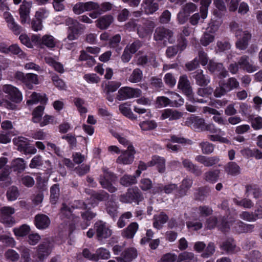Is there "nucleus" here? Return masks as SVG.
<instances>
[{
	"mask_svg": "<svg viewBox=\"0 0 262 262\" xmlns=\"http://www.w3.org/2000/svg\"><path fill=\"white\" fill-rule=\"evenodd\" d=\"M117 180V177L114 172L110 171L108 168L103 169V174L99 177V183L103 188L111 193L115 192L117 189L113 185Z\"/></svg>",
	"mask_w": 262,
	"mask_h": 262,
	"instance_id": "obj_1",
	"label": "nucleus"
},
{
	"mask_svg": "<svg viewBox=\"0 0 262 262\" xmlns=\"http://www.w3.org/2000/svg\"><path fill=\"white\" fill-rule=\"evenodd\" d=\"M141 91L139 89L133 88L129 86L121 87L118 91L116 99L119 101H122L137 98L141 96Z\"/></svg>",
	"mask_w": 262,
	"mask_h": 262,
	"instance_id": "obj_2",
	"label": "nucleus"
},
{
	"mask_svg": "<svg viewBox=\"0 0 262 262\" xmlns=\"http://www.w3.org/2000/svg\"><path fill=\"white\" fill-rule=\"evenodd\" d=\"M143 200L142 193L138 189H129L125 194L121 195L120 201L124 203H135L138 205Z\"/></svg>",
	"mask_w": 262,
	"mask_h": 262,
	"instance_id": "obj_3",
	"label": "nucleus"
},
{
	"mask_svg": "<svg viewBox=\"0 0 262 262\" xmlns=\"http://www.w3.org/2000/svg\"><path fill=\"white\" fill-rule=\"evenodd\" d=\"M96 231V238L99 242L109 238L112 235V231L106 224L101 221L96 222L94 226Z\"/></svg>",
	"mask_w": 262,
	"mask_h": 262,
	"instance_id": "obj_4",
	"label": "nucleus"
},
{
	"mask_svg": "<svg viewBox=\"0 0 262 262\" xmlns=\"http://www.w3.org/2000/svg\"><path fill=\"white\" fill-rule=\"evenodd\" d=\"M155 27L154 21L149 20H144L142 24L137 26V33L141 38L150 37Z\"/></svg>",
	"mask_w": 262,
	"mask_h": 262,
	"instance_id": "obj_5",
	"label": "nucleus"
},
{
	"mask_svg": "<svg viewBox=\"0 0 262 262\" xmlns=\"http://www.w3.org/2000/svg\"><path fill=\"white\" fill-rule=\"evenodd\" d=\"M3 91L7 94L8 98L12 102L19 103L22 101L21 93L16 87L10 84H5L3 86Z\"/></svg>",
	"mask_w": 262,
	"mask_h": 262,
	"instance_id": "obj_6",
	"label": "nucleus"
},
{
	"mask_svg": "<svg viewBox=\"0 0 262 262\" xmlns=\"http://www.w3.org/2000/svg\"><path fill=\"white\" fill-rule=\"evenodd\" d=\"M135 149L133 145H129L127 150L122 151L120 156L117 159V163L127 165L132 164L135 159Z\"/></svg>",
	"mask_w": 262,
	"mask_h": 262,
	"instance_id": "obj_7",
	"label": "nucleus"
},
{
	"mask_svg": "<svg viewBox=\"0 0 262 262\" xmlns=\"http://www.w3.org/2000/svg\"><path fill=\"white\" fill-rule=\"evenodd\" d=\"M15 78L24 83L29 89H32V84L38 83L37 75L32 73L25 74L21 72L17 71L15 74Z\"/></svg>",
	"mask_w": 262,
	"mask_h": 262,
	"instance_id": "obj_8",
	"label": "nucleus"
},
{
	"mask_svg": "<svg viewBox=\"0 0 262 262\" xmlns=\"http://www.w3.org/2000/svg\"><path fill=\"white\" fill-rule=\"evenodd\" d=\"M15 213V209L9 206H5L0 209V222L7 225L15 223L12 215Z\"/></svg>",
	"mask_w": 262,
	"mask_h": 262,
	"instance_id": "obj_9",
	"label": "nucleus"
},
{
	"mask_svg": "<svg viewBox=\"0 0 262 262\" xmlns=\"http://www.w3.org/2000/svg\"><path fill=\"white\" fill-rule=\"evenodd\" d=\"M213 92V89L210 86L199 88L197 91V94L199 96L202 97V98H199L198 97H194L193 96V98H191V100H190V101L200 103H207Z\"/></svg>",
	"mask_w": 262,
	"mask_h": 262,
	"instance_id": "obj_10",
	"label": "nucleus"
},
{
	"mask_svg": "<svg viewBox=\"0 0 262 262\" xmlns=\"http://www.w3.org/2000/svg\"><path fill=\"white\" fill-rule=\"evenodd\" d=\"M178 88L183 92L190 101L191 100V98H193L192 90L186 75H183L180 77Z\"/></svg>",
	"mask_w": 262,
	"mask_h": 262,
	"instance_id": "obj_11",
	"label": "nucleus"
},
{
	"mask_svg": "<svg viewBox=\"0 0 262 262\" xmlns=\"http://www.w3.org/2000/svg\"><path fill=\"white\" fill-rule=\"evenodd\" d=\"M85 29V26L84 25L76 22L74 25L68 28L67 38L71 41L77 39Z\"/></svg>",
	"mask_w": 262,
	"mask_h": 262,
	"instance_id": "obj_12",
	"label": "nucleus"
},
{
	"mask_svg": "<svg viewBox=\"0 0 262 262\" xmlns=\"http://www.w3.org/2000/svg\"><path fill=\"white\" fill-rule=\"evenodd\" d=\"M137 256V250L134 247H129L125 248L116 259L118 262H132Z\"/></svg>",
	"mask_w": 262,
	"mask_h": 262,
	"instance_id": "obj_13",
	"label": "nucleus"
},
{
	"mask_svg": "<svg viewBox=\"0 0 262 262\" xmlns=\"http://www.w3.org/2000/svg\"><path fill=\"white\" fill-rule=\"evenodd\" d=\"M173 32L164 27H159L156 29L154 33V39L157 41H166L171 42Z\"/></svg>",
	"mask_w": 262,
	"mask_h": 262,
	"instance_id": "obj_14",
	"label": "nucleus"
},
{
	"mask_svg": "<svg viewBox=\"0 0 262 262\" xmlns=\"http://www.w3.org/2000/svg\"><path fill=\"white\" fill-rule=\"evenodd\" d=\"M238 64L241 69L248 73H253L258 70V67L253 64L252 60L246 55L242 56L239 60Z\"/></svg>",
	"mask_w": 262,
	"mask_h": 262,
	"instance_id": "obj_15",
	"label": "nucleus"
},
{
	"mask_svg": "<svg viewBox=\"0 0 262 262\" xmlns=\"http://www.w3.org/2000/svg\"><path fill=\"white\" fill-rule=\"evenodd\" d=\"M208 69L211 73L218 74L219 78H224L228 75V72L224 68L223 64L210 60L208 64Z\"/></svg>",
	"mask_w": 262,
	"mask_h": 262,
	"instance_id": "obj_16",
	"label": "nucleus"
},
{
	"mask_svg": "<svg viewBox=\"0 0 262 262\" xmlns=\"http://www.w3.org/2000/svg\"><path fill=\"white\" fill-rule=\"evenodd\" d=\"M191 78L194 79L197 85L200 86H206L210 82V78L207 75L203 74V71L201 69L190 73Z\"/></svg>",
	"mask_w": 262,
	"mask_h": 262,
	"instance_id": "obj_17",
	"label": "nucleus"
},
{
	"mask_svg": "<svg viewBox=\"0 0 262 262\" xmlns=\"http://www.w3.org/2000/svg\"><path fill=\"white\" fill-rule=\"evenodd\" d=\"M31 6L32 3L31 2H27L26 0H24L23 4L20 5L19 9V13L20 22L22 24H25L29 19Z\"/></svg>",
	"mask_w": 262,
	"mask_h": 262,
	"instance_id": "obj_18",
	"label": "nucleus"
},
{
	"mask_svg": "<svg viewBox=\"0 0 262 262\" xmlns=\"http://www.w3.org/2000/svg\"><path fill=\"white\" fill-rule=\"evenodd\" d=\"M166 160L163 157L158 155H155L152 157L151 160L148 162L149 166H156L158 172L163 173L165 171Z\"/></svg>",
	"mask_w": 262,
	"mask_h": 262,
	"instance_id": "obj_19",
	"label": "nucleus"
},
{
	"mask_svg": "<svg viewBox=\"0 0 262 262\" xmlns=\"http://www.w3.org/2000/svg\"><path fill=\"white\" fill-rule=\"evenodd\" d=\"M114 17L111 14H106L97 19L96 22V27L100 29H107L114 21Z\"/></svg>",
	"mask_w": 262,
	"mask_h": 262,
	"instance_id": "obj_20",
	"label": "nucleus"
},
{
	"mask_svg": "<svg viewBox=\"0 0 262 262\" xmlns=\"http://www.w3.org/2000/svg\"><path fill=\"white\" fill-rule=\"evenodd\" d=\"M195 160L206 167H211L217 164L220 159L217 156L206 157L199 155L195 157Z\"/></svg>",
	"mask_w": 262,
	"mask_h": 262,
	"instance_id": "obj_21",
	"label": "nucleus"
},
{
	"mask_svg": "<svg viewBox=\"0 0 262 262\" xmlns=\"http://www.w3.org/2000/svg\"><path fill=\"white\" fill-rule=\"evenodd\" d=\"M139 229V225L137 222H132L122 230L121 235L126 239H132Z\"/></svg>",
	"mask_w": 262,
	"mask_h": 262,
	"instance_id": "obj_22",
	"label": "nucleus"
},
{
	"mask_svg": "<svg viewBox=\"0 0 262 262\" xmlns=\"http://www.w3.org/2000/svg\"><path fill=\"white\" fill-rule=\"evenodd\" d=\"M49 242L46 241L40 243L37 247V255L39 261H42L47 258L49 254Z\"/></svg>",
	"mask_w": 262,
	"mask_h": 262,
	"instance_id": "obj_23",
	"label": "nucleus"
},
{
	"mask_svg": "<svg viewBox=\"0 0 262 262\" xmlns=\"http://www.w3.org/2000/svg\"><path fill=\"white\" fill-rule=\"evenodd\" d=\"M182 116V113L173 109L167 108L163 111L161 118L163 120L169 118V120H175L179 119Z\"/></svg>",
	"mask_w": 262,
	"mask_h": 262,
	"instance_id": "obj_24",
	"label": "nucleus"
},
{
	"mask_svg": "<svg viewBox=\"0 0 262 262\" xmlns=\"http://www.w3.org/2000/svg\"><path fill=\"white\" fill-rule=\"evenodd\" d=\"M251 39V33L247 31H244L242 36L236 42V48L241 50H245L248 47L249 41Z\"/></svg>",
	"mask_w": 262,
	"mask_h": 262,
	"instance_id": "obj_25",
	"label": "nucleus"
},
{
	"mask_svg": "<svg viewBox=\"0 0 262 262\" xmlns=\"http://www.w3.org/2000/svg\"><path fill=\"white\" fill-rule=\"evenodd\" d=\"M225 0H213V4L216 8L213 11V14L216 17L221 18L223 16V12L226 10Z\"/></svg>",
	"mask_w": 262,
	"mask_h": 262,
	"instance_id": "obj_26",
	"label": "nucleus"
},
{
	"mask_svg": "<svg viewBox=\"0 0 262 262\" xmlns=\"http://www.w3.org/2000/svg\"><path fill=\"white\" fill-rule=\"evenodd\" d=\"M11 184V179L10 177V171L7 168H4L0 170V186L6 187Z\"/></svg>",
	"mask_w": 262,
	"mask_h": 262,
	"instance_id": "obj_27",
	"label": "nucleus"
},
{
	"mask_svg": "<svg viewBox=\"0 0 262 262\" xmlns=\"http://www.w3.org/2000/svg\"><path fill=\"white\" fill-rule=\"evenodd\" d=\"M248 121L251 123L254 130H258L262 129V117L253 114L247 116Z\"/></svg>",
	"mask_w": 262,
	"mask_h": 262,
	"instance_id": "obj_28",
	"label": "nucleus"
},
{
	"mask_svg": "<svg viewBox=\"0 0 262 262\" xmlns=\"http://www.w3.org/2000/svg\"><path fill=\"white\" fill-rule=\"evenodd\" d=\"M252 194L255 199L259 198L261 195V190L259 186L255 184H250L246 186V194L248 196Z\"/></svg>",
	"mask_w": 262,
	"mask_h": 262,
	"instance_id": "obj_29",
	"label": "nucleus"
},
{
	"mask_svg": "<svg viewBox=\"0 0 262 262\" xmlns=\"http://www.w3.org/2000/svg\"><path fill=\"white\" fill-rule=\"evenodd\" d=\"M225 171L229 175L236 176L241 173V168L235 162H229L225 166Z\"/></svg>",
	"mask_w": 262,
	"mask_h": 262,
	"instance_id": "obj_30",
	"label": "nucleus"
},
{
	"mask_svg": "<svg viewBox=\"0 0 262 262\" xmlns=\"http://www.w3.org/2000/svg\"><path fill=\"white\" fill-rule=\"evenodd\" d=\"M217 228L222 232H228L230 228V222L228 220V216L221 215L218 217Z\"/></svg>",
	"mask_w": 262,
	"mask_h": 262,
	"instance_id": "obj_31",
	"label": "nucleus"
},
{
	"mask_svg": "<svg viewBox=\"0 0 262 262\" xmlns=\"http://www.w3.org/2000/svg\"><path fill=\"white\" fill-rule=\"evenodd\" d=\"M49 218L43 214H39L35 216L34 223L36 227L39 229H43L48 227Z\"/></svg>",
	"mask_w": 262,
	"mask_h": 262,
	"instance_id": "obj_32",
	"label": "nucleus"
},
{
	"mask_svg": "<svg viewBox=\"0 0 262 262\" xmlns=\"http://www.w3.org/2000/svg\"><path fill=\"white\" fill-rule=\"evenodd\" d=\"M105 209L106 212L113 219L117 216L118 206L115 201L113 200H108L105 204Z\"/></svg>",
	"mask_w": 262,
	"mask_h": 262,
	"instance_id": "obj_33",
	"label": "nucleus"
},
{
	"mask_svg": "<svg viewBox=\"0 0 262 262\" xmlns=\"http://www.w3.org/2000/svg\"><path fill=\"white\" fill-rule=\"evenodd\" d=\"M235 229L238 233L252 232L254 228V225L247 224L239 221H237L234 226Z\"/></svg>",
	"mask_w": 262,
	"mask_h": 262,
	"instance_id": "obj_34",
	"label": "nucleus"
},
{
	"mask_svg": "<svg viewBox=\"0 0 262 262\" xmlns=\"http://www.w3.org/2000/svg\"><path fill=\"white\" fill-rule=\"evenodd\" d=\"M155 221L153 226L157 229H160L163 224H165L168 220V215L164 212H161L158 215L154 216Z\"/></svg>",
	"mask_w": 262,
	"mask_h": 262,
	"instance_id": "obj_35",
	"label": "nucleus"
},
{
	"mask_svg": "<svg viewBox=\"0 0 262 262\" xmlns=\"http://www.w3.org/2000/svg\"><path fill=\"white\" fill-rule=\"evenodd\" d=\"M128 103H124L119 105V110L120 113L126 117L131 119L135 120L137 119V116L135 115L132 112L131 109L128 106Z\"/></svg>",
	"mask_w": 262,
	"mask_h": 262,
	"instance_id": "obj_36",
	"label": "nucleus"
},
{
	"mask_svg": "<svg viewBox=\"0 0 262 262\" xmlns=\"http://www.w3.org/2000/svg\"><path fill=\"white\" fill-rule=\"evenodd\" d=\"M183 166L186 169L187 171L194 174L198 176L201 174V170L196 165H194L192 162L188 159H184L182 161Z\"/></svg>",
	"mask_w": 262,
	"mask_h": 262,
	"instance_id": "obj_37",
	"label": "nucleus"
},
{
	"mask_svg": "<svg viewBox=\"0 0 262 262\" xmlns=\"http://www.w3.org/2000/svg\"><path fill=\"white\" fill-rule=\"evenodd\" d=\"M220 170L215 169L207 171L204 174V179L209 183H214L217 182L219 178Z\"/></svg>",
	"mask_w": 262,
	"mask_h": 262,
	"instance_id": "obj_38",
	"label": "nucleus"
},
{
	"mask_svg": "<svg viewBox=\"0 0 262 262\" xmlns=\"http://www.w3.org/2000/svg\"><path fill=\"white\" fill-rule=\"evenodd\" d=\"M47 100L48 98L44 96L41 95L39 93L33 92L30 96V99L27 100V104L28 105H30L38 102H40L42 104H44L47 103Z\"/></svg>",
	"mask_w": 262,
	"mask_h": 262,
	"instance_id": "obj_39",
	"label": "nucleus"
},
{
	"mask_svg": "<svg viewBox=\"0 0 262 262\" xmlns=\"http://www.w3.org/2000/svg\"><path fill=\"white\" fill-rule=\"evenodd\" d=\"M137 182L136 176L125 174L120 179V183L125 187H128L136 184Z\"/></svg>",
	"mask_w": 262,
	"mask_h": 262,
	"instance_id": "obj_40",
	"label": "nucleus"
},
{
	"mask_svg": "<svg viewBox=\"0 0 262 262\" xmlns=\"http://www.w3.org/2000/svg\"><path fill=\"white\" fill-rule=\"evenodd\" d=\"M109 197V194L103 190H100L99 191H94L91 194L92 200L97 202L106 201Z\"/></svg>",
	"mask_w": 262,
	"mask_h": 262,
	"instance_id": "obj_41",
	"label": "nucleus"
},
{
	"mask_svg": "<svg viewBox=\"0 0 262 262\" xmlns=\"http://www.w3.org/2000/svg\"><path fill=\"white\" fill-rule=\"evenodd\" d=\"M233 242L232 239H228L224 241L221 245V248L227 253H233L236 247V245Z\"/></svg>",
	"mask_w": 262,
	"mask_h": 262,
	"instance_id": "obj_42",
	"label": "nucleus"
},
{
	"mask_svg": "<svg viewBox=\"0 0 262 262\" xmlns=\"http://www.w3.org/2000/svg\"><path fill=\"white\" fill-rule=\"evenodd\" d=\"M143 78V72L139 68L135 69L128 78V80L132 83L140 82Z\"/></svg>",
	"mask_w": 262,
	"mask_h": 262,
	"instance_id": "obj_43",
	"label": "nucleus"
},
{
	"mask_svg": "<svg viewBox=\"0 0 262 262\" xmlns=\"http://www.w3.org/2000/svg\"><path fill=\"white\" fill-rule=\"evenodd\" d=\"M51 75V79L54 85L60 90H66V85L62 79L60 78L59 76L55 73L50 72Z\"/></svg>",
	"mask_w": 262,
	"mask_h": 262,
	"instance_id": "obj_44",
	"label": "nucleus"
},
{
	"mask_svg": "<svg viewBox=\"0 0 262 262\" xmlns=\"http://www.w3.org/2000/svg\"><path fill=\"white\" fill-rule=\"evenodd\" d=\"M222 83L228 92L239 87V82L234 77L229 78L226 82H224Z\"/></svg>",
	"mask_w": 262,
	"mask_h": 262,
	"instance_id": "obj_45",
	"label": "nucleus"
},
{
	"mask_svg": "<svg viewBox=\"0 0 262 262\" xmlns=\"http://www.w3.org/2000/svg\"><path fill=\"white\" fill-rule=\"evenodd\" d=\"M59 184H54L51 187H50V202L52 204H55L59 198Z\"/></svg>",
	"mask_w": 262,
	"mask_h": 262,
	"instance_id": "obj_46",
	"label": "nucleus"
},
{
	"mask_svg": "<svg viewBox=\"0 0 262 262\" xmlns=\"http://www.w3.org/2000/svg\"><path fill=\"white\" fill-rule=\"evenodd\" d=\"M30 231V227L26 224L22 225L19 227L15 228L13 229L15 235L19 237H23L27 235Z\"/></svg>",
	"mask_w": 262,
	"mask_h": 262,
	"instance_id": "obj_47",
	"label": "nucleus"
},
{
	"mask_svg": "<svg viewBox=\"0 0 262 262\" xmlns=\"http://www.w3.org/2000/svg\"><path fill=\"white\" fill-rule=\"evenodd\" d=\"M12 167L14 171L21 172L25 169L26 164L23 159L17 158L12 161Z\"/></svg>",
	"mask_w": 262,
	"mask_h": 262,
	"instance_id": "obj_48",
	"label": "nucleus"
},
{
	"mask_svg": "<svg viewBox=\"0 0 262 262\" xmlns=\"http://www.w3.org/2000/svg\"><path fill=\"white\" fill-rule=\"evenodd\" d=\"M27 139L23 137H18L13 139L14 144L17 146V150L23 152L27 143Z\"/></svg>",
	"mask_w": 262,
	"mask_h": 262,
	"instance_id": "obj_49",
	"label": "nucleus"
},
{
	"mask_svg": "<svg viewBox=\"0 0 262 262\" xmlns=\"http://www.w3.org/2000/svg\"><path fill=\"white\" fill-rule=\"evenodd\" d=\"M96 215V213H94L90 210H86L81 213L82 219L85 221V228H87L91 224V221L93 219Z\"/></svg>",
	"mask_w": 262,
	"mask_h": 262,
	"instance_id": "obj_50",
	"label": "nucleus"
},
{
	"mask_svg": "<svg viewBox=\"0 0 262 262\" xmlns=\"http://www.w3.org/2000/svg\"><path fill=\"white\" fill-rule=\"evenodd\" d=\"M140 127L143 130H150L157 127L156 122L154 120L144 121L139 124Z\"/></svg>",
	"mask_w": 262,
	"mask_h": 262,
	"instance_id": "obj_51",
	"label": "nucleus"
},
{
	"mask_svg": "<svg viewBox=\"0 0 262 262\" xmlns=\"http://www.w3.org/2000/svg\"><path fill=\"white\" fill-rule=\"evenodd\" d=\"M45 107L43 106H38L32 112V121L35 123H37L40 120L41 117L43 113Z\"/></svg>",
	"mask_w": 262,
	"mask_h": 262,
	"instance_id": "obj_52",
	"label": "nucleus"
},
{
	"mask_svg": "<svg viewBox=\"0 0 262 262\" xmlns=\"http://www.w3.org/2000/svg\"><path fill=\"white\" fill-rule=\"evenodd\" d=\"M5 258L11 261L15 262L19 259V254L13 249H8L5 253Z\"/></svg>",
	"mask_w": 262,
	"mask_h": 262,
	"instance_id": "obj_53",
	"label": "nucleus"
},
{
	"mask_svg": "<svg viewBox=\"0 0 262 262\" xmlns=\"http://www.w3.org/2000/svg\"><path fill=\"white\" fill-rule=\"evenodd\" d=\"M121 85V83L119 81H108V83L105 85L104 91L106 93L114 92L119 89Z\"/></svg>",
	"mask_w": 262,
	"mask_h": 262,
	"instance_id": "obj_54",
	"label": "nucleus"
},
{
	"mask_svg": "<svg viewBox=\"0 0 262 262\" xmlns=\"http://www.w3.org/2000/svg\"><path fill=\"white\" fill-rule=\"evenodd\" d=\"M73 101L75 105L76 106L78 112L81 115L85 114L87 112V108L83 106V105L85 103V101L83 99L76 97L74 98Z\"/></svg>",
	"mask_w": 262,
	"mask_h": 262,
	"instance_id": "obj_55",
	"label": "nucleus"
},
{
	"mask_svg": "<svg viewBox=\"0 0 262 262\" xmlns=\"http://www.w3.org/2000/svg\"><path fill=\"white\" fill-rule=\"evenodd\" d=\"M50 67H51L55 71L61 74L64 72L63 65L57 61L53 58L50 57Z\"/></svg>",
	"mask_w": 262,
	"mask_h": 262,
	"instance_id": "obj_56",
	"label": "nucleus"
},
{
	"mask_svg": "<svg viewBox=\"0 0 262 262\" xmlns=\"http://www.w3.org/2000/svg\"><path fill=\"white\" fill-rule=\"evenodd\" d=\"M199 146L202 149V152L204 154H210L214 150V145L207 141L200 143Z\"/></svg>",
	"mask_w": 262,
	"mask_h": 262,
	"instance_id": "obj_57",
	"label": "nucleus"
},
{
	"mask_svg": "<svg viewBox=\"0 0 262 262\" xmlns=\"http://www.w3.org/2000/svg\"><path fill=\"white\" fill-rule=\"evenodd\" d=\"M193 127L195 129L203 130L205 127V120L199 117H194L192 119Z\"/></svg>",
	"mask_w": 262,
	"mask_h": 262,
	"instance_id": "obj_58",
	"label": "nucleus"
},
{
	"mask_svg": "<svg viewBox=\"0 0 262 262\" xmlns=\"http://www.w3.org/2000/svg\"><path fill=\"white\" fill-rule=\"evenodd\" d=\"M199 213L201 217H208L213 213V210L211 207L207 205L200 206L198 208Z\"/></svg>",
	"mask_w": 262,
	"mask_h": 262,
	"instance_id": "obj_59",
	"label": "nucleus"
},
{
	"mask_svg": "<svg viewBox=\"0 0 262 262\" xmlns=\"http://www.w3.org/2000/svg\"><path fill=\"white\" fill-rule=\"evenodd\" d=\"M96 255L98 257V261L100 259H107L110 257V252L109 251L102 247L99 248L96 250Z\"/></svg>",
	"mask_w": 262,
	"mask_h": 262,
	"instance_id": "obj_60",
	"label": "nucleus"
},
{
	"mask_svg": "<svg viewBox=\"0 0 262 262\" xmlns=\"http://www.w3.org/2000/svg\"><path fill=\"white\" fill-rule=\"evenodd\" d=\"M194 255L192 252L184 251L180 253L177 257V262H182V261L189 260H194Z\"/></svg>",
	"mask_w": 262,
	"mask_h": 262,
	"instance_id": "obj_61",
	"label": "nucleus"
},
{
	"mask_svg": "<svg viewBox=\"0 0 262 262\" xmlns=\"http://www.w3.org/2000/svg\"><path fill=\"white\" fill-rule=\"evenodd\" d=\"M139 186L143 191H148L152 188V183L150 179L143 178L140 180Z\"/></svg>",
	"mask_w": 262,
	"mask_h": 262,
	"instance_id": "obj_62",
	"label": "nucleus"
},
{
	"mask_svg": "<svg viewBox=\"0 0 262 262\" xmlns=\"http://www.w3.org/2000/svg\"><path fill=\"white\" fill-rule=\"evenodd\" d=\"M233 202L236 205L246 208H250L253 206V203L251 200L246 198L241 200L234 199Z\"/></svg>",
	"mask_w": 262,
	"mask_h": 262,
	"instance_id": "obj_63",
	"label": "nucleus"
},
{
	"mask_svg": "<svg viewBox=\"0 0 262 262\" xmlns=\"http://www.w3.org/2000/svg\"><path fill=\"white\" fill-rule=\"evenodd\" d=\"M215 252V246L213 243H209L204 251L202 253L201 256L204 258H208L211 256Z\"/></svg>",
	"mask_w": 262,
	"mask_h": 262,
	"instance_id": "obj_64",
	"label": "nucleus"
}]
</instances>
